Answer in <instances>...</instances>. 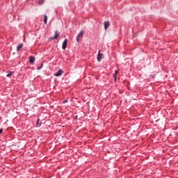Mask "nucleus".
Returning a JSON list of instances; mask_svg holds the SVG:
<instances>
[{"label":"nucleus","instance_id":"f257e3e1","mask_svg":"<svg viewBox=\"0 0 178 178\" xmlns=\"http://www.w3.org/2000/svg\"><path fill=\"white\" fill-rule=\"evenodd\" d=\"M35 62V57L33 56H29V63H31V65H34Z\"/></svg>","mask_w":178,"mask_h":178},{"label":"nucleus","instance_id":"f03ea898","mask_svg":"<svg viewBox=\"0 0 178 178\" xmlns=\"http://www.w3.org/2000/svg\"><path fill=\"white\" fill-rule=\"evenodd\" d=\"M83 31H81L79 34L78 35L76 36V41L77 42H80V38H83Z\"/></svg>","mask_w":178,"mask_h":178},{"label":"nucleus","instance_id":"7ed1b4c3","mask_svg":"<svg viewBox=\"0 0 178 178\" xmlns=\"http://www.w3.org/2000/svg\"><path fill=\"white\" fill-rule=\"evenodd\" d=\"M62 74H63V70H58V71L56 73L54 74V76H55L56 77H58V76H62Z\"/></svg>","mask_w":178,"mask_h":178},{"label":"nucleus","instance_id":"20e7f679","mask_svg":"<svg viewBox=\"0 0 178 178\" xmlns=\"http://www.w3.org/2000/svg\"><path fill=\"white\" fill-rule=\"evenodd\" d=\"M59 38V33H58V31H55V34L54 37L50 38V40H56Z\"/></svg>","mask_w":178,"mask_h":178},{"label":"nucleus","instance_id":"39448f33","mask_svg":"<svg viewBox=\"0 0 178 178\" xmlns=\"http://www.w3.org/2000/svg\"><path fill=\"white\" fill-rule=\"evenodd\" d=\"M67 47V39H65L63 42L62 49H65Z\"/></svg>","mask_w":178,"mask_h":178},{"label":"nucleus","instance_id":"423d86ee","mask_svg":"<svg viewBox=\"0 0 178 178\" xmlns=\"http://www.w3.org/2000/svg\"><path fill=\"white\" fill-rule=\"evenodd\" d=\"M102 56H104V54H101L99 51L98 53V55H97V60L98 62H101V60H102Z\"/></svg>","mask_w":178,"mask_h":178},{"label":"nucleus","instance_id":"0eeeda50","mask_svg":"<svg viewBox=\"0 0 178 178\" xmlns=\"http://www.w3.org/2000/svg\"><path fill=\"white\" fill-rule=\"evenodd\" d=\"M104 29L108 30V27H109L110 26L109 21L104 22Z\"/></svg>","mask_w":178,"mask_h":178},{"label":"nucleus","instance_id":"6e6552de","mask_svg":"<svg viewBox=\"0 0 178 178\" xmlns=\"http://www.w3.org/2000/svg\"><path fill=\"white\" fill-rule=\"evenodd\" d=\"M22 47H23V43H21V44H18L17 47V52H19V51H20V48H22Z\"/></svg>","mask_w":178,"mask_h":178},{"label":"nucleus","instance_id":"1a4fd4ad","mask_svg":"<svg viewBox=\"0 0 178 178\" xmlns=\"http://www.w3.org/2000/svg\"><path fill=\"white\" fill-rule=\"evenodd\" d=\"M47 20H48V17L47 16V15H44V24H47Z\"/></svg>","mask_w":178,"mask_h":178},{"label":"nucleus","instance_id":"9d476101","mask_svg":"<svg viewBox=\"0 0 178 178\" xmlns=\"http://www.w3.org/2000/svg\"><path fill=\"white\" fill-rule=\"evenodd\" d=\"M117 74H118V70H115V74H113V79H114L115 81H116Z\"/></svg>","mask_w":178,"mask_h":178},{"label":"nucleus","instance_id":"9b49d317","mask_svg":"<svg viewBox=\"0 0 178 178\" xmlns=\"http://www.w3.org/2000/svg\"><path fill=\"white\" fill-rule=\"evenodd\" d=\"M44 2H45V0H39L38 5L39 6L44 5Z\"/></svg>","mask_w":178,"mask_h":178},{"label":"nucleus","instance_id":"f8f14e48","mask_svg":"<svg viewBox=\"0 0 178 178\" xmlns=\"http://www.w3.org/2000/svg\"><path fill=\"white\" fill-rule=\"evenodd\" d=\"M39 122H40V119H38V120H37V124H36V127H40V126H41V124H39Z\"/></svg>","mask_w":178,"mask_h":178},{"label":"nucleus","instance_id":"ddd939ff","mask_svg":"<svg viewBox=\"0 0 178 178\" xmlns=\"http://www.w3.org/2000/svg\"><path fill=\"white\" fill-rule=\"evenodd\" d=\"M13 74V72H10L8 74L6 75L7 77H10V76Z\"/></svg>","mask_w":178,"mask_h":178},{"label":"nucleus","instance_id":"4468645a","mask_svg":"<svg viewBox=\"0 0 178 178\" xmlns=\"http://www.w3.org/2000/svg\"><path fill=\"white\" fill-rule=\"evenodd\" d=\"M43 64H41V66L38 67V70H40V69H42Z\"/></svg>","mask_w":178,"mask_h":178},{"label":"nucleus","instance_id":"2eb2a0df","mask_svg":"<svg viewBox=\"0 0 178 178\" xmlns=\"http://www.w3.org/2000/svg\"><path fill=\"white\" fill-rule=\"evenodd\" d=\"M66 102H67V99H65V100L63 101L62 104H66Z\"/></svg>","mask_w":178,"mask_h":178},{"label":"nucleus","instance_id":"dca6fc26","mask_svg":"<svg viewBox=\"0 0 178 178\" xmlns=\"http://www.w3.org/2000/svg\"><path fill=\"white\" fill-rule=\"evenodd\" d=\"M3 131V129H0V134H2Z\"/></svg>","mask_w":178,"mask_h":178},{"label":"nucleus","instance_id":"f3484780","mask_svg":"<svg viewBox=\"0 0 178 178\" xmlns=\"http://www.w3.org/2000/svg\"><path fill=\"white\" fill-rule=\"evenodd\" d=\"M75 119H77L78 118H79V116L78 115H75Z\"/></svg>","mask_w":178,"mask_h":178},{"label":"nucleus","instance_id":"a211bd4d","mask_svg":"<svg viewBox=\"0 0 178 178\" xmlns=\"http://www.w3.org/2000/svg\"><path fill=\"white\" fill-rule=\"evenodd\" d=\"M150 77H152V75H150Z\"/></svg>","mask_w":178,"mask_h":178},{"label":"nucleus","instance_id":"6ab92c4d","mask_svg":"<svg viewBox=\"0 0 178 178\" xmlns=\"http://www.w3.org/2000/svg\"><path fill=\"white\" fill-rule=\"evenodd\" d=\"M150 77H152V75H150Z\"/></svg>","mask_w":178,"mask_h":178}]
</instances>
